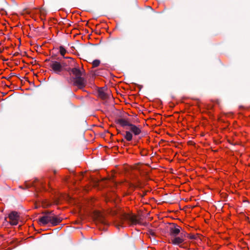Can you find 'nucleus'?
<instances>
[{
	"label": "nucleus",
	"instance_id": "obj_5",
	"mask_svg": "<svg viewBox=\"0 0 250 250\" xmlns=\"http://www.w3.org/2000/svg\"><path fill=\"white\" fill-rule=\"evenodd\" d=\"M8 218L10 219V224L16 226L18 225L20 218V213L16 211H12L9 214Z\"/></svg>",
	"mask_w": 250,
	"mask_h": 250
},
{
	"label": "nucleus",
	"instance_id": "obj_29",
	"mask_svg": "<svg viewBox=\"0 0 250 250\" xmlns=\"http://www.w3.org/2000/svg\"><path fill=\"white\" fill-rule=\"evenodd\" d=\"M121 141L122 142H124V140L123 139H122V140H121Z\"/></svg>",
	"mask_w": 250,
	"mask_h": 250
},
{
	"label": "nucleus",
	"instance_id": "obj_23",
	"mask_svg": "<svg viewBox=\"0 0 250 250\" xmlns=\"http://www.w3.org/2000/svg\"><path fill=\"white\" fill-rule=\"evenodd\" d=\"M19 54V53L18 52H16V53H15L14 54L13 56H16L18 55V54Z\"/></svg>",
	"mask_w": 250,
	"mask_h": 250
},
{
	"label": "nucleus",
	"instance_id": "obj_1",
	"mask_svg": "<svg viewBox=\"0 0 250 250\" xmlns=\"http://www.w3.org/2000/svg\"><path fill=\"white\" fill-rule=\"evenodd\" d=\"M119 218L121 222L124 221H129L132 224H142V218L141 216L136 217L135 215H132L124 212H121L119 215Z\"/></svg>",
	"mask_w": 250,
	"mask_h": 250
},
{
	"label": "nucleus",
	"instance_id": "obj_6",
	"mask_svg": "<svg viewBox=\"0 0 250 250\" xmlns=\"http://www.w3.org/2000/svg\"><path fill=\"white\" fill-rule=\"evenodd\" d=\"M93 217L94 221L97 223H100L104 225H108V224L105 220L104 215L99 211H95L93 212Z\"/></svg>",
	"mask_w": 250,
	"mask_h": 250
},
{
	"label": "nucleus",
	"instance_id": "obj_15",
	"mask_svg": "<svg viewBox=\"0 0 250 250\" xmlns=\"http://www.w3.org/2000/svg\"><path fill=\"white\" fill-rule=\"evenodd\" d=\"M59 49H60V54H61L62 56L64 57V56L66 52L65 49L62 46H60Z\"/></svg>",
	"mask_w": 250,
	"mask_h": 250
},
{
	"label": "nucleus",
	"instance_id": "obj_16",
	"mask_svg": "<svg viewBox=\"0 0 250 250\" xmlns=\"http://www.w3.org/2000/svg\"><path fill=\"white\" fill-rule=\"evenodd\" d=\"M100 63V61L99 60H95L92 62L93 67H96L99 65Z\"/></svg>",
	"mask_w": 250,
	"mask_h": 250
},
{
	"label": "nucleus",
	"instance_id": "obj_30",
	"mask_svg": "<svg viewBox=\"0 0 250 250\" xmlns=\"http://www.w3.org/2000/svg\"><path fill=\"white\" fill-rule=\"evenodd\" d=\"M0 52H1V51L0 50Z\"/></svg>",
	"mask_w": 250,
	"mask_h": 250
},
{
	"label": "nucleus",
	"instance_id": "obj_26",
	"mask_svg": "<svg viewBox=\"0 0 250 250\" xmlns=\"http://www.w3.org/2000/svg\"><path fill=\"white\" fill-rule=\"evenodd\" d=\"M146 194V192H144L142 196H144Z\"/></svg>",
	"mask_w": 250,
	"mask_h": 250
},
{
	"label": "nucleus",
	"instance_id": "obj_17",
	"mask_svg": "<svg viewBox=\"0 0 250 250\" xmlns=\"http://www.w3.org/2000/svg\"><path fill=\"white\" fill-rule=\"evenodd\" d=\"M130 186L131 188H132L133 189H134L136 188H142V187L141 186V183L140 182H138V184L136 186H135L132 184H131Z\"/></svg>",
	"mask_w": 250,
	"mask_h": 250
},
{
	"label": "nucleus",
	"instance_id": "obj_4",
	"mask_svg": "<svg viewBox=\"0 0 250 250\" xmlns=\"http://www.w3.org/2000/svg\"><path fill=\"white\" fill-rule=\"evenodd\" d=\"M68 83L73 82V85L76 86L78 88L82 89L86 84V80L82 76L79 77H71Z\"/></svg>",
	"mask_w": 250,
	"mask_h": 250
},
{
	"label": "nucleus",
	"instance_id": "obj_19",
	"mask_svg": "<svg viewBox=\"0 0 250 250\" xmlns=\"http://www.w3.org/2000/svg\"><path fill=\"white\" fill-rule=\"evenodd\" d=\"M10 77H8V78H7V77H2L1 79H7L8 80H9V79L11 77H13V76H16V75L14 73H11L10 74Z\"/></svg>",
	"mask_w": 250,
	"mask_h": 250
},
{
	"label": "nucleus",
	"instance_id": "obj_13",
	"mask_svg": "<svg viewBox=\"0 0 250 250\" xmlns=\"http://www.w3.org/2000/svg\"><path fill=\"white\" fill-rule=\"evenodd\" d=\"M98 96L103 100L107 99L109 95L104 92V88H100L98 90Z\"/></svg>",
	"mask_w": 250,
	"mask_h": 250
},
{
	"label": "nucleus",
	"instance_id": "obj_2",
	"mask_svg": "<svg viewBox=\"0 0 250 250\" xmlns=\"http://www.w3.org/2000/svg\"><path fill=\"white\" fill-rule=\"evenodd\" d=\"M53 211L45 210L42 212L43 216L40 217L38 222L40 225L45 226L50 223L53 214Z\"/></svg>",
	"mask_w": 250,
	"mask_h": 250
},
{
	"label": "nucleus",
	"instance_id": "obj_9",
	"mask_svg": "<svg viewBox=\"0 0 250 250\" xmlns=\"http://www.w3.org/2000/svg\"><path fill=\"white\" fill-rule=\"evenodd\" d=\"M129 130L134 135L137 136L141 134L142 131L141 128L139 127V126H136L132 124L130 125Z\"/></svg>",
	"mask_w": 250,
	"mask_h": 250
},
{
	"label": "nucleus",
	"instance_id": "obj_20",
	"mask_svg": "<svg viewBox=\"0 0 250 250\" xmlns=\"http://www.w3.org/2000/svg\"><path fill=\"white\" fill-rule=\"evenodd\" d=\"M110 214L114 216L118 214V211L116 210H111Z\"/></svg>",
	"mask_w": 250,
	"mask_h": 250
},
{
	"label": "nucleus",
	"instance_id": "obj_25",
	"mask_svg": "<svg viewBox=\"0 0 250 250\" xmlns=\"http://www.w3.org/2000/svg\"><path fill=\"white\" fill-rule=\"evenodd\" d=\"M153 242H157V241L156 240V239L155 238H153Z\"/></svg>",
	"mask_w": 250,
	"mask_h": 250
},
{
	"label": "nucleus",
	"instance_id": "obj_21",
	"mask_svg": "<svg viewBox=\"0 0 250 250\" xmlns=\"http://www.w3.org/2000/svg\"><path fill=\"white\" fill-rule=\"evenodd\" d=\"M71 69H72V68H67V69H66V70H67L68 72H69L70 73V74H71Z\"/></svg>",
	"mask_w": 250,
	"mask_h": 250
},
{
	"label": "nucleus",
	"instance_id": "obj_18",
	"mask_svg": "<svg viewBox=\"0 0 250 250\" xmlns=\"http://www.w3.org/2000/svg\"><path fill=\"white\" fill-rule=\"evenodd\" d=\"M148 234L152 236H154L155 235V232L152 229H149L148 231Z\"/></svg>",
	"mask_w": 250,
	"mask_h": 250
},
{
	"label": "nucleus",
	"instance_id": "obj_28",
	"mask_svg": "<svg viewBox=\"0 0 250 250\" xmlns=\"http://www.w3.org/2000/svg\"><path fill=\"white\" fill-rule=\"evenodd\" d=\"M6 220H7V217H5V218H4V221H6Z\"/></svg>",
	"mask_w": 250,
	"mask_h": 250
},
{
	"label": "nucleus",
	"instance_id": "obj_27",
	"mask_svg": "<svg viewBox=\"0 0 250 250\" xmlns=\"http://www.w3.org/2000/svg\"><path fill=\"white\" fill-rule=\"evenodd\" d=\"M6 94V93H2L3 96H5Z\"/></svg>",
	"mask_w": 250,
	"mask_h": 250
},
{
	"label": "nucleus",
	"instance_id": "obj_7",
	"mask_svg": "<svg viewBox=\"0 0 250 250\" xmlns=\"http://www.w3.org/2000/svg\"><path fill=\"white\" fill-rule=\"evenodd\" d=\"M173 227L169 228V234L171 237L177 236L180 234L181 228L176 224H172Z\"/></svg>",
	"mask_w": 250,
	"mask_h": 250
},
{
	"label": "nucleus",
	"instance_id": "obj_22",
	"mask_svg": "<svg viewBox=\"0 0 250 250\" xmlns=\"http://www.w3.org/2000/svg\"><path fill=\"white\" fill-rule=\"evenodd\" d=\"M189 238L191 239H195V236L194 235L190 236Z\"/></svg>",
	"mask_w": 250,
	"mask_h": 250
},
{
	"label": "nucleus",
	"instance_id": "obj_3",
	"mask_svg": "<svg viewBox=\"0 0 250 250\" xmlns=\"http://www.w3.org/2000/svg\"><path fill=\"white\" fill-rule=\"evenodd\" d=\"M45 62H49L48 65L56 73L60 74L62 71L63 69L62 63L53 59H46Z\"/></svg>",
	"mask_w": 250,
	"mask_h": 250
},
{
	"label": "nucleus",
	"instance_id": "obj_12",
	"mask_svg": "<svg viewBox=\"0 0 250 250\" xmlns=\"http://www.w3.org/2000/svg\"><path fill=\"white\" fill-rule=\"evenodd\" d=\"M71 73L74 76V77H79L84 75V73L76 67L72 68Z\"/></svg>",
	"mask_w": 250,
	"mask_h": 250
},
{
	"label": "nucleus",
	"instance_id": "obj_10",
	"mask_svg": "<svg viewBox=\"0 0 250 250\" xmlns=\"http://www.w3.org/2000/svg\"><path fill=\"white\" fill-rule=\"evenodd\" d=\"M117 123L119 124L121 126L125 127L126 126H130L131 123H130L128 120L124 118H120L117 120Z\"/></svg>",
	"mask_w": 250,
	"mask_h": 250
},
{
	"label": "nucleus",
	"instance_id": "obj_8",
	"mask_svg": "<svg viewBox=\"0 0 250 250\" xmlns=\"http://www.w3.org/2000/svg\"><path fill=\"white\" fill-rule=\"evenodd\" d=\"M171 239V243L173 245H179L184 241V238L183 236V232L180 234V236L173 237Z\"/></svg>",
	"mask_w": 250,
	"mask_h": 250
},
{
	"label": "nucleus",
	"instance_id": "obj_14",
	"mask_svg": "<svg viewBox=\"0 0 250 250\" xmlns=\"http://www.w3.org/2000/svg\"><path fill=\"white\" fill-rule=\"evenodd\" d=\"M124 137L127 141H130L132 140L133 138L132 133L129 131H126Z\"/></svg>",
	"mask_w": 250,
	"mask_h": 250
},
{
	"label": "nucleus",
	"instance_id": "obj_24",
	"mask_svg": "<svg viewBox=\"0 0 250 250\" xmlns=\"http://www.w3.org/2000/svg\"><path fill=\"white\" fill-rule=\"evenodd\" d=\"M186 233H183V238H184V237H185V236H186Z\"/></svg>",
	"mask_w": 250,
	"mask_h": 250
},
{
	"label": "nucleus",
	"instance_id": "obj_11",
	"mask_svg": "<svg viewBox=\"0 0 250 250\" xmlns=\"http://www.w3.org/2000/svg\"><path fill=\"white\" fill-rule=\"evenodd\" d=\"M62 220L60 217L56 216L53 213L50 223L53 226H55L59 224L61 222Z\"/></svg>",
	"mask_w": 250,
	"mask_h": 250
}]
</instances>
